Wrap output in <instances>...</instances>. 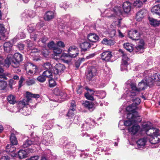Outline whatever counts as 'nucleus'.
<instances>
[{
    "label": "nucleus",
    "instance_id": "nucleus-1",
    "mask_svg": "<svg viewBox=\"0 0 160 160\" xmlns=\"http://www.w3.org/2000/svg\"><path fill=\"white\" fill-rule=\"evenodd\" d=\"M26 99H24L22 101H20L17 105V108H14L12 112H20L23 115L27 116L31 114L32 109L29 107L27 106L28 103L31 100V98H38L40 97L39 94H32L29 92H26Z\"/></svg>",
    "mask_w": 160,
    "mask_h": 160
},
{
    "label": "nucleus",
    "instance_id": "nucleus-2",
    "mask_svg": "<svg viewBox=\"0 0 160 160\" xmlns=\"http://www.w3.org/2000/svg\"><path fill=\"white\" fill-rule=\"evenodd\" d=\"M132 89L130 91H126L127 94L130 93L131 96H136L139 93L140 91L145 89L147 87L150 86L153 84L151 78L146 77L145 79L138 83V88L134 82H131L130 81H128L127 82Z\"/></svg>",
    "mask_w": 160,
    "mask_h": 160
},
{
    "label": "nucleus",
    "instance_id": "nucleus-3",
    "mask_svg": "<svg viewBox=\"0 0 160 160\" xmlns=\"http://www.w3.org/2000/svg\"><path fill=\"white\" fill-rule=\"evenodd\" d=\"M68 53H62L59 57L65 63H68L70 62L71 59L68 58H75L78 54L79 51L78 48L75 46H72L69 47L68 50Z\"/></svg>",
    "mask_w": 160,
    "mask_h": 160
},
{
    "label": "nucleus",
    "instance_id": "nucleus-4",
    "mask_svg": "<svg viewBox=\"0 0 160 160\" xmlns=\"http://www.w3.org/2000/svg\"><path fill=\"white\" fill-rule=\"evenodd\" d=\"M127 115L128 120L125 121L124 124L126 126H133L135 123L140 122L141 119L137 112H128Z\"/></svg>",
    "mask_w": 160,
    "mask_h": 160
},
{
    "label": "nucleus",
    "instance_id": "nucleus-5",
    "mask_svg": "<svg viewBox=\"0 0 160 160\" xmlns=\"http://www.w3.org/2000/svg\"><path fill=\"white\" fill-rule=\"evenodd\" d=\"M159 130L157 128H150L146 131V134L149 136V142L152 144L158 143L160 141V135H159Z\"/></svg>",
    "mask_w": 160,
    "mask_h": 160
},
{
    "label": "nucleus",
    "instance_id": "nucleus-6",
    "mask_svg": "<svg viewBox=\"0 0 160 160\" xmlns=\"http://www.w3.org/2000/svg\"><path fill=\"white\" fill-rule=\"evenodd\" d=\"M10 143L8 144L6 146V151L7 152H12L14 151L16 149L14 145L18 144V141L15 134L14 133H11L10 138Z\"/></svg>",
    "mask_w": 160,
    "mask_h": 160
},
{
    "label": "nucleus",
    "instance_id": "nucleus-7",
    "mask_svg": "<svg viewBox=\"0 0 160 160\" xmlns=\"http://www.w3.org/2000/svg\"><path fill=\"white\" fill-rule=\"evenodd\" d=\"M125 93H126L127 97L129 96L132 98V97L133 96H131L130 93L128 94L126 92ZM132 98V100L133 101V103L132 104L127 107L126 110L128 112H136L135 110L137 108V106L140 103L141 101V100L139 98H136L135 99H134L133 97Z\"/></svg>",
    "mask_w": 160,
    "mask_h": 160
},
{
    "label": "nucleus",
    "instance_id": "nucleus-8",
    "mask_svg": "<svg viewBox=\"0 0 160 160\" xmlns=\"http://www.w3.org/2000/svg\"><path fill=\"white\" fill-rule=\"evenodd\" d=\"M119 52L120 55L122 57V62L121 65V70L124 71L126 70L127 66L128 64V62L130 60V59L122 49L119 50Z\"/></svg>",
    "mask_w": 160,
    "mask_h": 160
},
{
    "label": "nucleus",
    "instance_id": "nucleus-9",
    "mask_svg": "<svg viewBox=\"0 0 160 160\" xmlns=\"http://www.w3.org/2000/svg\"><path fill=\"white\" fill-rule=\"evenodd\" d=\"M12 66L13 67H17L19 66L20 62L23 59L22 55L19 53H16L13 56L12 55Z\"/></svg>",
    "mask_w": 160,
    "mask_h": 160
},
{
    "label": "nucleus",
    "instance_id": "nucleus-10",
    "mask_svg": "<svg viewBox=\"0 0 160 160\" xmlns=\"http://www.w3.org/2000/svg\"><path fill=\"white\" fill-rule=\"evenodd\" d=\"M27 73L29 75L37 72L38 68L37 66L31 63L27 62L25 64Z\"/></svg>",
    "mask_w": 160,
    "mask_h": 160
},
{
    "label": "nucleus",
    "instance_id": "nucleus-11",
    "mask_svg": "<svg viewBox=\"0 0 160 160\" xmlns=\"http://www.w3.org/2000/svg\"><path fill=\"white\" fill-rule=\"evenodd\" d=\"M39 140V138L38 137L32 138L30 140L28 139L24 142L22 147L26 148L33 144L39 145L40 144Z\"/></svg>",
    "mask_w": 160,
    "mask_h": 160
},
{
    "label": "nucleus",
    "instance_id": "nucleus-12",
    "mask_svg": "<svg viewBox=\"0 0 160 160\" xmlns=\"http://www.w3.org/2000/svg\"><path fill=\"white\" fill-rule=\"evenodd\" d=\"M129 37L133 40H138L140 37L139 32L136 30H131L128 32Z\"/></svg>",
    "mask_w": 160,
    "mask_h": 160
},
{
    "label": "nucleus",
    "instance_id": "nucleus-13",
    "mask_svg": "<svg viewBox=\"0 0 160 160\" xmlns=\"http://www.w3.org/2000/svg\"><path fill=\"white\" fill-rule=\"evenodd\" d=\"M94 121L91 118H88L85 122L82 124V127L86 130H88L93 127L95 124Z\"/></svg>",
    "mask_w": 160,
    "mask_h": 160
},
{
    "label": "nucleus",
    "instance_id": "nucleus-14",
    "mask_svg": "<svg viewBox=\"0 0 160 160\" xmlns=\"http://www.w3.org/2000/svg\"><path fill=\"white\" fill-rule=\"evenodd\" d=\"M8 75L5 74H0V90H4L7 85V83L6 82L3 81V80L7 79V76Z\"/></svg>",
    "mask_w": 160,
    "mask_h": 160
},
{
    "label": "nucleus",
    "instance_id": "nucleus-15",
    "mask_svg": "<svg viewBox=\"0 0 160 160\" xmlns=\"http://www.w3.org/2000/svg\"><path fill=\"white\" fill-rule=\"evenodd\" d=\"M97 71L96 68L93 67L89 68L88 69V73L87 74V78L90 80L96 74Z\"/></svg>",
    "mask_w": 160,
    "mask_h": 160
},
{
    "label": "nucleus",
    "instance_id": "nucleus-16",
    "mask_svg": "<svg viewBox=\"0 0 160 160\" xmlns=\"http://www.w3.org/2000/svg\"><path fill=\"white\" fill-rule=\"evenodd\" d=\"M112 56L111 52L109 51H105L101 54L102 59L106 61H109Z\"/></svg>",
    "mask_w": 160,
    "mask_h": 160
},
{
    "label": "nucleus",
    "instance_id": "nucleus-17",
    "mask_svg": "<svg viewBox=\"0 0 160 160\" xmlns=\"http://www.w3.org/2000/svg\"><path fill=\"white\" fill-rule=\"evenodd\" d=\"M88 40L92 42H96L98 41L99 37L96 34L90 33L87 36Z\"/></svg>",
    "mask_w": 160,
    "mask_h": 160
},
{
    "label": "nucleus",
    "instance_id": "nucleus-18",
    "mask_svg": "<svg viewBox=\"0 0 160 160\" xmlns=\"http://www.w3.org/2000/svg\"><path fill=\"white\" fill-rule=\"evenodd\" d=\"M93 45V44L92 43H90L86 41L81 43L80 46L82 50L83 51H86L89 49L90 48L92 47Z\"/></svg>",
    "mask_w": 160,
    "mask_h": 160
},
{
    "label": "nucleus",
    "instance_id": "nucleus-19",
    "mask_svg": "<svg viewBox=\"0 0 160 160\" xmlns=\"http://www.w3.org/2000/svg\"><path fill=\"white\" fill-rule=\"evenodd\" d=\"M135 124L131 127L129 128L128 130L129 132L132 135H135L137 133L140 129V127L139 125Z\"/></svg>",
    "mask_w": 160,
    "mask_h": 160
},
{
    "label": "nucleus",
    "instance_id": "nucleus-20",
    "mask_svg": "<svg viewBox=\"0 0 160 160\" xmlns=\"http://www.w3.org/2000/svg\"><path fill=\"white\" fill-rule=\"evenodd\" d=\"M53 93L57 96H59L61 97H62V99L64 100L66 97V93L62 92L60 89L58 88H56L53 90Z\"/></svg>",
    "mask_w": 160,
    "mask_h": 160
},
{
    "label": "nucleus",
    "instance_id": "nucleus-21",
    "mask_svg": "<svg viewBox=\"0 0 160 160\" xmlns=\"http://www.w3.org/2000/svg\"><path fill=\"white\" fill-rule=\"evenodd\" d=\"M123 11L126 13L129 12L131 10L132 4L129 2H124L123 4Z\"/></svg>",
    "mask_w": 160,
    "mask_h": 160
},
{
    "label": "nucleus",
    "instance_id": "nucleus-22",
    "mask_svg": "<svg viewBox=\"0 0 160 160\" xmlns=\"http://www.w3.org/2000/svg\"><path fill=\"white\" fill-rule=\"evenodd\" d=\"M56 15L55 13L53 11H48L47 12L44 16L45 20L48 21L53 18Z\"/></svg>",
    "mask_w": 160,
    "mask_h": 160
},
{
    "label": "nucleus",
    "instance_id": "nucleus-23",
    "mask_svg": "<svg viewBox=\"0 0 160 160\" xmlns=\"http://www.w3.org/2000/svg\"><path fill=\"white\" fill-rule=\"evenodd\" d=\"M85 88L88 91V92L85 94L86 98L88 100H93L94 98L92 95L94 94L95 92H94L93 90L89 89L88 87H86Z\"/></svg>",
    "mask_w": 160,
    "mask_h": 160
},
{
    "label": "nucleus",
    "instance_id": "nucleus-24",
    "mask_svg": "<svg viewBox=\"0 0 160 160\" xmlns=\"http://www.w3.org/2000/svg\"><path fill=\"white\" fill-rule=\"evenodd\" d=\"M123 11L121 7H115L113 8V10L111 11L110 13L112 14H113L112 13H114V16L115 15H120L122 14Z\"/></svg>",
    "mask_w": 160,
    "mask_h": 160
},
{
    "label": "nucleus",
    "instance_id": "nucleus-25",
    "mask_svg": "<svg viewBox=\"0 0 160 160\" xmlns=\"http://www.w3.org/2000/svg\"><path fill=\"white\" fill-rule=\"evenodd\" d=\"M12 44L10 42H5L3 44V48L5 51L8 52L12 49Z\"/></svg>",
    "mask_w": 160,
    "mask_h": 160
},
{
    "label": "nucleus",
    "instance_id": "nucleus-26",
    "mask_svg": "<svg viewBox=\"0 0 160 160\" xmlns=\"http://www.w3.org/2000/svg\"><path fill=\"white\" fill-rule=\"evenodd\" d=\"M22 15L23 16H26L27 18H28V17L32 18L35 16V13L32 10H26L25 11V12L22 14Z\"/></svg>",
    "mask_w": 160,
    "mask_h": 160
},
{
    "label": "nucleus",
    "instance_id": "nucleus-27",
    "mask_svg": "<svg viewBox=\"0 0 160 160\" xmlns=\"http://www.w3.org/2000/svg\"><path fill=\"white\" fill-rule=\"evenodd\" d=\"M145 11V10H143L137 12L136 17L137 21H140L142 20L144 16Z\"/></svg>",
    "mask_w": 160,
    "mask_h": 160
},
{
    "label": "nucleus",
    "instance_id": "nucleus-28",
    "mask_svg": "<svg viewBox=\"0 0 160 160\" xmlns=\"http://www.w3.org/2000/svg\"><path fill=\"white\" fill-rule=\"evenodd\" d=\"M47 2L45 0H39L36 2L34 7L35 8H44L47 6Z\"/></svg>",
    "mask_w": 160,
    "mask_h": 160
},
{
    "label": "nucleus",
    "instance_id": "nucleus-29",
    "mask_svg": "<svg viewBox=\"0 0 160 160\" xmlns=\"http://www.w3.org/2000/svg\"><path fill=\"white\" fill-rule=\"evenodd\" d=\"M82 105L84 107L88 108L91 111H92L93 110L94 105L92 102L85 101L83 102Z\"/></svg>",
    "mask_w": 160,
    "mask_h": 160
},
{
    "label": "nucleus",
    "instance_id": "nucleus-30",
    "mask_svg": "<svg viewBox=\"0 0 160 160\" xmlns=\"http://www.w3.org/2000/svg\"><path fill=\"white\" fill-rule=\"evenodd\" d=\"M147 141V138H144L139 139L137 142L138 146V148H142L143 147Z\"/></svg>",
    "mask_w": 160,
    "mask_h": 160
},
{
    "label": "nucleus",
    "instance_id": "nucleus-31",
    "mask_svg": "<svg viewBox=\"0 0 160 160\" xmlns=\"http://www.w3.org/2000/svg\"><path fill=\"white\" fill-rule=\"evenodd\" d=\"M139 45L136 47V49L138 50L137 52L140 51V52L142 53L143 52V50L144 48V42L143 40H141L139 41Z\"/></svg>",
    "mask_w": 160,
    "mask_h": 160
},
{
    "label": "nucleus",
    "instance_id": "nucleus-32",
    "mask_svg": "<svg viewBox=\"0 0 160 160\" xmlns=\"http://www.w3.org/2000/svg\"><path fill=\"white\" fill-rule=\"evenodd\" d=\"M102 43L104 44L111 46L114 44L115 42L114 41L111 39H108L107 38H104L102 40Z\"/></svg>",
    "mask_w": 160,
    "mask_h": 160
},
{
    "label": "nucleus",
    "instance_id": "nucleus-33",
    "mask_svg": "<svg viewBox=\"0 0 160 160\" xmlns=\"http://www.w3.org/2000/svg\"><path fill=\"white\" fill-rule=\"evenodd\" d=\"M151 11L156 14L160 15V6L156 5L153 6L152 8Z\"/></svg>",
    "mask_w": 160,
    "mask_h": 160
},
{
    "label": "nucleus",
    "instance_id": "nucleus-34",
    "mask_svg": "<svg viewBox=\"0 0 160 160\" xmlns=\"http://www.w3.org/2000/svg\"><path fill=\"white\" fill-rule=\"evenodd\" d=\"M148 19L150 24L154 26H158L160 23L159 21H158L152 18L149 17Z\"/></svg>",
    "mask_w": 160,
    "mask_h": 160
},
{
    "label": "nucleus",
    "instance_id": "nucleus-35",
    "mask_svg": "<svg viewBox=\"0 0 160 160\" xmlns=\"http://www.w3.org/2000/svg\"><path fill=\"white\" fill-rule=\"evenodd\" d=\"M7 99L8 102L10 104H14L16 102L15 97L12 95H10L7 97Z\"/></svg>",
    "mask_w": 160,
    "mask_h": 160
},
{
    "label": "nucleus",
    "instance_id": "nucleus-36",
    "mask_svg": "<svg viewBox=\"0 0 160 160\" xmlns=\"http://www.w3.org/2000/svg\"><path fill=\"white\" fill-rule=\"evenodd\" d=\"M152 125V124L150 122H144L143 123L142 126L146 133V131L148 130L150 128H150Z\"/></svg>",
    "mask_w": 160,
    "mask_h": 160
},
{
    "label": "nucleus",
    "instance_id": "nucleus-37",
    "mask_svg": "<svg viewBox=\"0 0 160 160\" xmlns=\"http://www.w3.org/2000/svg\"><path fill=\"white\" fill-rule=\"evenodd\" d=\"M18 153L19 158L20 159L25 158L27 157V153L25 150H20L18 152Z\"/></svg>",
    "mask_w": 160,
    "mask_h": 160
},
{
    "label": "nucleus",
    "instance_id": "nucleus-38",
    "mask_svg": "<svg viewBox=\"0 0 160 160\" xmlns=\"http://www.w3.org/2000/svg\"><path fill=\"white\" fill-rule=\"evenodd\" d=\"M123 46L129 52L132 51L133 48L132 45L129 43H125L123 44Z\"/></svg>",
    "mask_w": 160,
    "mask_h": 160
},
{
    "label": "nucleus",
    "instance_id": "nucleus-39",
    "mask_svg": "<svg viewBox=\"0 0 160 160\" xmlns=\"http://www.w3.org/2000/svg\"><path fill=\"white\" fill-rule=\"evenodd\" d=\"M55 68H56L60 72L65 69V67L63 65L60 63H57L55 66Z\"/></svg>",
    "mask_w": 160,
    "mask_h": 160
},
{
    "label": "nucleus",
    "instance_id": "nucleus-40",
    "mask_svg": "<svg viewBox=\"0 0 160 160\" xmlns=\"http://www.w3.org/2000/svg\"><path fill=\"white\" fill-rule=\"evenodd\" d=\"M53 55L54 56H57L61 54L62 51V50L58 47H55L53 49Z\"/></svg>",
    "mask_w": 160,
    "mask_h": 160
},
{
    "label": "nucleus",
    "instance_id": "nucleus-41",
    "mask_svg": "<svg viewBox=\"0 0 160 160\" xmlns=\"http://www.w3.org/2000/svg\"><path fill=\"white\" fill-rule=\"evenodd\" d=\"M95 94H97L96 95L101 99L104 98L106 95L105 92L103 91H96Z\"/></svg>",
    "mask_w": 160,
    "mask_h": 160
},
{
    "label": "nucleus",
    "instance_id": "nucleus-42",
    "mask_svg": "<svg viewBox=\"0 0 160 160\" xmlns=\"http://www.w3.org/2000/svg\"><path fill=\"white\" fill-rule=\"evenodd\" d=\"M11 56V55L8 56L7 58L4 60V63L6 65H7L8 66L9 64L12 65L11 63L12 62V58Z\"/></svg>",
    "mask_w": 160,
    "mask_h": 160
},
{
    "label": "nucleus",
    "instance_id": "nucleus-43",
    "mask_svg": "<svg viewBox=\"0 0 160 160\" xmlns=\"http://www.w3.org/2000/svg\"><path fill=\"white\" fill-rule=\"evenodd\" d=\"M42 74L46 77L52 78V73L51 70H46L43 72Z\"/></svg>",
    "mask_w": 160,
    "mask_h": 160
},
{
    "label": "nucleus",
    "instance_id": "nucleus-44",
    "mask_svg": "<svg viewBox=\"0 0 160 160\" xmlns=\"http://www.w3.org/2000/svg\"><path fill=\"white\" fill-rule=\"evenodd\" d=\"M152 82L153 80H154L156 82H160V74L155 73L153 74L152 78H151Z\"/></svg>",
    "mask_w": 160,
    "mask_h": 160
},
{
    "label": "nucleus",
    "instance_id": "nucleus-45",
    "mask_svg": "<svg viewBox=\"0 0 160 160\" xmlns=\"http://www.w3.org/2000/svg\"><path fill=\"white\" fill-rule=\"evenodd\" d=\"M35 83V79L34 78H29L27 79L26 82V84L28 86H31Z\"/></svg>",
    "mask_w": 160,
    "mask_h": 160
},
{
    "label": "nucleus",
    "instance_id": "nucleus-46",
    "mask_svg": "<svg viewBox=\"0 0 160 160\" xmlns=\"http://www.w3.org/2000/svg\"><path fill=\"white\" fill-rule=\"evenodd\" d=\"M30 160H46V158L44 157H40L38 156H35L32 157Z\"/></svg>",
    "mask_w": 160,
    "mask_h": 160
},
{
    "label": "nucleus",
    "instance_id": "nucleus-47",
    "mask_svg": "<svg viewBox=\"0 0 160 160\" xmlns=\"http://www.w3.org/2000/svg\"><path fill=\"white\" fill-rule=\"evenodd\" d=\"M53 138L51 136V137L48 138L47 141V142L45 143V141L46 140V139H44L42 141V143H44L45 145H48V144H51L53 142Z\"/></svg>",
    "mask_w": 160,
    "mask_h": 160
},
{
    "label": "nucleus",
    "instance_id": "nucleus-48",
    "mask_svg": "<svg viewBox=\"0 0 160 160\" xmlns=\"http://www.w3.org/2000/svg\"><path fill=\"white\" fill-rule=\"evenodd\" d=\"M43 67L46 70H51L52 68V65L49 62L44 63L43 65Z\"/></svg>",
    "mask_w": 160,
    "mask_h": 160
},
{
    "label": "nucleus",
    "instance_id": "nucleus-49",
    "mask_svg": "<svg viewBox=\"0 0 160 160\" xmlns=\"http://www.w3.org/2000/svg\"><path fill=\"white\" fill-rule=\"evenodd\" d=\"M142 1L139 0L136 1L133 3L134 6L138 8L142 7Z\"/></svg>",
    "mask_w": 160,
    "mask_h": 160
},
{
    "label": "nucleus",
    "instance_id": "nucleus-50",
    "mask_svg": "<svg viewBox=\"0 0 160 160\" xmlns=\"http://www.w3.org/2000/svg\"><path fill=\"white\" fill-rule=\"evenodd\" d=\"M52 72V75H54L57 76L55 78L56 79H57L58 78V76H59V74L60 72H59L56 68H54L53 69V70L52 71H51Z\"/></svg>",
    "mask_w": 160,
    "mask_h": 160
},
{
    "label": "nucleus",
    "instance_id": "nucleus-51",
    "mask_svg": "<svg viewBox=\"0 0 160 160\" xmlns=\"http://www.w3.org/2000/svg\"><path fill=\"white\" fill-rule=\"evenodd\" d=\"M37 80L39 82H43L46 80V77L43 74L37 78Z\"/></svg>",
    "mask_w": 160,
    "mask_h": 160
},
{
    "label": "nucleus",
    "instance_id": "nucleus-52",
    "mask_svg": "<svg viewBox=\"0 0 160 160\" xmlns=\"http://www.w3.org/2000/svg\"><path fill=\"white\" fill-rule=\"evenodd\" d=\"M26 42L27 44L28 47L29 49H32V48H34L33 47L34 46L33 43L30 40H26Z\"/></svg>",
    "mask_w": 160,
    "mask_h": 160
},
{
    "label": "nucleus",
    "instance_id": "nucleus-53",
    "mask_svg": "<svg viewBox=\"0 0 160 160\" xmlns=\"http://www.w3.org/2000/svg\"><path fill=\"white\" fill-rule=\"evenodd\" d=\"M56 45L58 47L61 48H64L65 47V44L64 42L61 41L57 42Z\"/></svg>",
    "mask_w": 160,
    "mask_h": 160
},
{
    "label": "nucleus",
    "instance_id": "nucleus-54",
    "mask_svg": "<svg viewBox=\"0 0 160 160\" xmlns=\"http://www.w3.org/2000/svg\"><path fill=\"white\" fill-rule=\"evenodd\" d=\"M76 108V103L74 101H72L71 102L70 109L73 111H75Z\"/></svg>",
    "mask_w": 160,
    "mask_h": 160
},
{
    "label": "nucleus",
    "instance_id": "nucleus-55",
    "mask_svg": "<svg viewBox=\"0 0 160 160\" xmlns=\"http://www.w3.org/2000/svg\"><path fill=\"white\" fill-rule=\"evenodd\" d=\"M49 87H53L56 85V83L55 81L53 79H50L49 81Z\"/></svg>",
    "mask_w": 160,
    "mask_h": 160
},
{
    "label": "nucleus",
    "instance_id": "nucleus-56",
    "mask_svg": "<svg viewBox=\"0 0 160 160\" xmlns=\"http://www.w3.org/2000/svg\"><path fill=\"white\" fill-rule=\"evenodd\" d=\"M17 37L18 39H21L25 37V34L22 32H20L17 35Z\"/></svg>",
    "mask_w": 160,
    "mask_h": 160
},
{
    "label": "nucleus",
    "instance_id": "nucleus-57",
    "mask_svg": "<svg viewBox=\"0 0 160 160\" xmlns=\"http://www.w3.org/2000/svg\"><path fill=\"white\" fill-rule=\"evenodd\" d=\"M120 23L121 22L120 20V19H118L117 21H116L114 22L113 23H112V24L114 25L115 26L117 27H120Z\"/></svg>",
    "mask_w": 160,
    "mask_h": 160
},
{
    "label": "nucleus",
    "instance_id": "nucleus-58",
    "mask_svg": "<svg viewBox=\"0 0 160 160\" xmlns=\"http://www.w3.org/2000/svg\"><path fill=\"white\" fill-rule=\"evenodd\" d=\"M16 83V82L12 78L10 79L9 82V85L11 88H12V86L13 85H14Z\"/></svg>",
    "mask_w": 160,
    "mask_h": 160
},
{
    "label": "nucleus",
    "instance_id": "nucleus-59",
    "mask_svg": "<svg viewBox=\"0 0 160 160\" xmlns=\"http://www.w3.org/2000/svg\"><path fill=\"white\" fill-rule=\"evenodd\" d=\"M48 47L49 48L53 49L55 47L54 42L53 41H52L48 43Z\"/></svg>",
    "mask_w": 160,
    "mask_h": 160
},
{
    "label": "nucleus",
    "instance_id": "nucleus-60",
    "mask_svg": "<svg viewBox=\"0 0 160 160\" xmlns=\"http://www.w3.org/2000/svg\"><path fill=\"white\" fill-rule=\"evenodd\" d=\"M44 25V23L42 22H40L38 23L36 25V29L38 30L39 29L42 27Z\"/></svg>",
    "mask_w": 160,
    "mask_h": 160
},
{
    "label": "nucleus",
    "instance_id": "nucleus-61",
    "mask_svg": "<svg viewBox=\"0 0 160 160\" xmlns=\"http://www.w3.org/2000/svg\"><path fill=\"white\" fill-rule=\"evenodd\" d=\"M74 111H73L72 110H71L70 109V110H69L67 114V116L69 117H72L74 115V113L73 112Z\"/></svg>",
    "mask_w": 160,
    "mask_h": 160
},
{
    "label": "nucleus",
    "instance_id": "nucleus-62",
    "mask_svg": "<svg viewBox=\"0 0 160 160\" xmlns=\"http://www.w3.org/2000/svg\"><path fill=\"white\" fill-rule=\"evenodd\" d=\"M27 30L29 33H32L34 30V28L33 27L30 25L27 27Z\"/></svg>",
    "mask_w": 160,
    "mask_h": 160
},
{
    "label": "nucleus",
    "instance_id": "nucleus-63",
    "mask_svg": "<svg viewBox=\"0 0 160 160\" xmlns=\"http://www.w3.org/2000/svg\"><path fill=\"white\" fill-rule=\"evenodd\" d=\"M24 80V78L22 77H21L20 78V80L19 81V88H20L21 87L22 85V83L23 81Z\"/></svg>",
    "mask_w": 160,
    "mask_h": 160
},
{
    "label": "nucleus",
    "instance_id": "nucleus-64",
    "mask_svg": "<svg viewBox=\"0 0 160 160\" xmlns=\"http://www.w3.org/2000/svg\"><path fill=\"white\" fill-rule=\"evenodd\" d=\"M5 29L4 26L2 24H0V32L1 33H3Z\"/></svg>",
    "mask_w": 160,
    "mask_h": 160
}]
</instances>
